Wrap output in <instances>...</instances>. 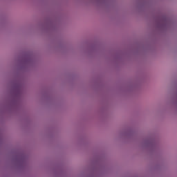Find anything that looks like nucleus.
Listing matches in <instances>:
<instances>
[{"instance_id": "nucleus-1", "label": "nucleus", "mask_w": 177, "mask_h": 177, "mask_svg": "<svg viewBox=\"0 0 177 177\" xmlns=\"http://www.w3.org/2000/svg\"><path fill=\"white\" fill-rule=\"evenodd\" d=\"M168 24H169V20H163L162 22H161V25H160V27H167V26H168Z\"/></svg>"}, {"instance_id": "nucleus-2", "label": "nucleus", "mask_w": 177, "mask_h": 177, "mask_svg": "<svg viewBox=\"0 0 177 177\" xmlns=\"http://www.w3.org/2000/svg\"><path fill=\"white\" fill-rule=\"evenodd\" d=\"M144 145H145V146H149V145H150V142H149V141H145V142H144Z\"/></svg>"}, {"instance_id": "nucleus-3", "label": "nucleus", "mask_w": 177, "mask_h": 177, "mask_svg": "<svg viewBox=\"0 0 177 177\" xmlns=\"http://www.w3.org/2000/svg\"><path fill=\"white\" fill-rule=\"evenodd\" d=\"M28 61V60H26V61H25V63H27Z\"/></svg>"}]
</instances>
